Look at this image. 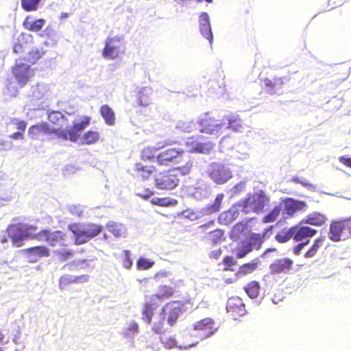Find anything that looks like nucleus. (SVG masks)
Wrapping results in <instances>:
<instances>
[{"label":"nucleus","instance_id":"1","mask_svg":"<svg viewBox=\"0 0 351 351\" xmlns=\"http://www.w3.org/2000/svg\"><path fill=\"white\" fill-rule=\"evenodd\" d=\"M7 232L11 238L13 244L16 247L22 245L23 240L28 238H35L40 241L45 240L50 245H64L66 234L62 231L50 232L48 230H43L37 232V228L28 224H17L9 226Z\"/></svg>","mask_w":351,"mask_h":351},{"label":"nucleus","instance_id":"2","mask_svg":"<svg viewBox=\"0 0 351 351\" xmlns=\"http://www.w3.org/2000/svg\"><path fill=\"white\" fill-rule=\"evenodd\" d=\"M90 120V117H84L80 121L73 122V125L66 130L60 128L51 129L47 123H40L31 126L28 130V135L30 138L36 139L40 134L54 133L58 138L75 142L81 132L89 125Z\"/></svg>","mask_w":351,"mask_h":351},{"label":"nucleus","instance_id":"3","mask_svg":"<svg viewBox=\"0 0 351 351\" xmlns=\"http://www.w3.org/2000/svg\"><path fill=\"white\" fill-rule=\"evenodd\" d=\"M226 119L228 121L227 125L225 121L215 120L206 114L198 120L199 132L219 137L223 130L226 129H232L234 132H239L244 131L245 125L238 115L231 114L227 116Z\"/></svg>","mask_w":351,"mask_h":351},{"label":"nucleus","instance_id":"4","mask_svg":"<svg viewBox=\"0 0 351 351\" xmlns=\"http://www.w3.org/2000/svg\"><path fill=\"white\" fill-rule=\"evenodd\" d=\"M69 229L74 235L76 245H81L97 236L102 230V226L93 223H72Z\"/></svg>","mask_w":351,"mask_h":351},{"label":"nucleus","instance_id":"5","mask_svg":"<svg viewBox=\"0 0 351 351\" xmlns=\"http://www.w3.org/2000/svg\"><path fill=\"white\" fill-rule=\"evenodd\" d=\"M269 199L262 190H258L249 194L247 198L240 203L242 211L246 214L250 213H260L263 212L265 206L269 203Z\"/></svg>","mask_w":351,"mask_h":351},{"label":"nucleus","instance_id":"6","mask_svg":"<svg viewBox=\"0 0 351 351\" xmlns=\"http://www.w3.org/2000/svg\"><path fill=\"white\" fill-rule=\"evenodd\" d=\"M206 173L208 177L217 184H223L232 178L230 168L221 162H213L206 167Z\"/></svg>","mask_w":351,"mask_h":351},{"label":"nucleus","instance_id":"7","mask_svg":"<svg viewBox=\"0 0 351 351\" xmlns=\"http://www.w3.org/2000/svg\"><path fill=\"white\" fill-rule=\"evenodd\" d=\"M12 73L21 87H23L34 76V71L30 65L24 63L23 59H17L12 68Z\"/></svg>","mask_w":351,"mask_h":351},{"label":"nucleus","instance_id":"8","mask_svg":"<svg viewBox=\"0 0 351 351\" xmlns=\"http://www.w3.org/2000/svg\"><path fill=\"white\" fill-rule=\"evenodd\" d=\"M121 53V38L120 36L108 37L106 40L102 56L106 59L114 60Z\"/></svg>","mask_w":351,"mask_h":351},{"label":"nucleus","instance_id":"9","mask_svg":"<svg viewBox=\"0 0 351 351\" xmlns=\"http://www.w3.org/2000/svg\"><path fill=\"white\" fill-rule=\"evenodd\" d=\"M15 185L13 178L3 172H0V199L9 202L12 199L14 194V186Z\"/></svg>","mask_w":351,"mask_h":351},{"label":"nucleus","instance_id":"10","mask_svg":"<svg viewBox=\"0 0 351 351\" xmlns=\"http://www.w3.org/2000/svg\"><path fill=\"white\" fill-rule=\"evenodd\" d=\"M154 180L156 187L160 190L173 189L179 182L177 176L171 172L159 173Z\"/></svg>","mask_w":351,"mask_h":351},{"label":"nucleus","instance_id":"11","mask_svg":"<svg viewBox=\"0 0 351 351\" xmlns=\"http://www.w3.org/2000/svg\"><path fill=\"white\" fill-rule=\"evenodd\" d=\"M214 321L210 318H205L194 324V330L197 332V336L200 340H204L212 335L217 330V328H214Z\"/></svg>","mask_w":351,"mask_h":351},{"label":"nucleus","instance_id":"12","mask_svg":"<svg viewBox=\"0 0 351 351\" xmlns=\"http://www.w3.org/2000/svg\"><path fill=\"white\" fill-rule=\"evenodd\" d=\"M182 313L180 302H173L165 305L160 313V319L165 320L167 316V322L170 326L174 325Z\"/></svg>","mask_w":351,"mask_h":351},{"label":"nucleus","instance_id":"13","mask_svg":"<svg viewBox=\"0 0 351 351\" xmlns=\"http://www.w3.org/2000/svg\"><path fill=\"white\" fill-rule=\"evenodd\" d=\"M184 152L182 149L170 148L160 153L156 156V162L164 166H167L171 162H178Z\"/></svg>","mask_w":351,"mask_h":351},{"label":"nucleus","instance_id":"14","mask_svg":"<svg viewBox=\"0 0 351 351\" xmlns=\"http://www.w3.org/2000/svg\"><path fill=\"white\" fill-rule=\"evenodd\" d=\"M345 219L333 221L330 226L329 238L333 241L345 240L348 237Z\"/></svg>","mask_w":351,"mask_h":351},{"label":"nucleus","instance_id":"15","mask_svg":"<svg viewBox=\"0 0 351 351\" xmlns=\"http://www.w3.org/2000/svg\"><path fill=\"white\" fill-rule=\"evenodd\" d=\"M292 231L294 241L302 243L308 241V244L309 243L310 239L317 233L316 230L303 226H293Z\"/></svg>","mask_w":351,"mask_h":351},{"label":"nucleus","instance_id":"16","mask_svg":"<svg viewBox=\"0 0 351 351\" xmlns=\"http://www.w3.org/2000/svg\"><path fill=\"white\" fill-rule=\"evenodd\" d=\"M186 146L189 152L208 155L213 149L215 143L210 141H207L205 143L192 141L186 142Z\"/></svg>","mask_w":351,"mask_h":351},{"label":"nucleus","instance_id":"17","mask_svg":"<svg viewBox=\"0 0 351 351\" xmlns=\"http://www.w3.org/2000/svg\"><path fill=\"white\" fill-rule=\"evenodd\" d=\"M51 95L50 85L44 83H38L32 87V94L29 95L32 100H45Z\"/></svg>","mask_w":351,"mask_h":351},{"label":"nucleus","instance_id":"18","mask_svg":"<svg viewBox=\"0 0 351 351\" xmlns=\"http://www.w3.org/2000/svg\"><path fill=\"white\" fill-rule=\"evenodd\" d=\"M32 44V37L29 34H21L14 40L13 52L19 54L28 51Z\"/></svg>","mask_w":351,"mask_h":351},{"label":"nucleus","instance_id":"19","mask_svg":"<svg viewBox=\"0 0 351 351\" xmlns=\"http://www.w3.org/2000/svg\"><path fill=\"white\" fill-rule=\"evenodd\" d=\"M293 261L290 258H280L276 260L269 266L271 274L287 273L292 267Z\"/></svg>","mask_w":351,"mask_h":351},{"label":"nucleus","instance_id":"20","mask_svg":"<svg viewBox=\"0 0 351 351\" xmlns=\"http://www.w3.org/2000/svg\"><path fill=\"white\" fill-rule=\"evenodd\" d=\"M307 207L306 202L293 198H287L284 201V210L286 214L292 216L295 212L304 210Z\"/></svg>","mask_w":351,"mask_h":351},{"label":"nucleus","instance_id":"21","mask_svg":"<svg viewBox=\"0 0 351 351\" xmlns=\"http://www.w3.org/2000/svg\"><path fill=\"white\" fill-rule=\"evenodd\" d=\"M199 30L202 35L209 40L210 44L213 43V36L207 13L203 12L199 16Z\"/></svg>","mask_w":351,"mask_h":351},{"label":"nucleus","instance_id":"22","mask_svg":"<svg viewBox=\"0 0 351 351\" xmlns=\"http://www.w3.org/2000/svg\"><path fill=\"white\" fill-rule=\"evenodd\" d=\"M211 193L210 185L202 180L196 182L194 186L193 197L199 200L207 198Z\"/></svg>","mask_w":351,"mask_h":351},{"label":"nucleus","instance_id":"23","mask_svg":"<svg viewBox=\"0 0 351 351\" xmlns=\"http://www.w3.org/2000/svg\"><path fill=\"white\" fill-rule=\"evenodd\" d=\"M88 280L89 276L87 275L77 276L66 274L60 277L59 280V287L60 289H64L65 287L70 283H84L87 282Z\"/></svg>","mask_w":351,"mask_h":351},{"label":"nucleus","instance_id":"24","mask_svg":"<svg viewBox=\"0 0 351 351\" xmlns=\"http://www.w3.org/2000/svg\"><path fill=\"white\" fill-rule=\"evenodd\" d=\"M28 254L29 261L31 263L36 262L38 258L43 256H49V251L46 247L36 246L26 250Z\"/></svg>","mask_w":351,"mask_h":351},{"label":"nucleus","instance_id":"25","mask_svg":"<svg viewBox=\"0 0 351 351\" xmlns=\"http://www.w3.org/2000/svg\"><path fill=\"white\" fill-rule=\"evenodd\" d=\"M289 78L287 77H276L274 78V80H271L269 79H265L264 81V84L266 87L269 88L268 90L269 93L274 94L277 93L278 91L282 88V86L285 83L289 82Z\"/></svg>","mask_w":351,"mask_h":351},{"label":"nucleus","instance_id":"26","mask_svg":"<svg viewBox=\"0 0 351 351\" xmlns=\"http://www.w3.org/2000/svg\"><path fill=\"white\" fill-rule=\"evenodd\" d=\"M223 198L224 195L223 193L218 194L216 196L213 203L203 208L201 210V213L203 215H209L213 213L219 212L221 209V205Z\"/></svg>","mask_w":351,"mask_h":351},{"label":"nucleus","instance_id":"27","mask_svg":"<svg viewBox=\"0 0 351 351\" xmlns=\"http://www.w3.org/2000/svg\"><path fill=\"white\" fill-rule=\"evenodd\" d=\"M45 53L43 48L31 46L27 53L23 57V60H26L29 63L33 64L36 63Z\"/></svg>","mask_w":351,"mask_h":351},{"label":"nucleus","instance_id":"28","mask_svg":"<svg viewBox=\"0 0 351 351\" xmlns=\"http://www.w3.org/2000/svg\"><path fill=\"white\" fill-rule=\"evenodd\" d=\"M238 216V208L232 207L228 210L221 213L218 217V221L220 223L228 225L235 220Z\"/></svg>","mask_w":351,"mask_h":351},{"label":"nucleus","instance_id":"29","mask_svg":"<svg viewBox=\"0 0 351 351\" xmlns=\"http://www.w3.org/2000/svg\"><path fill=\"white\" fill-rule=\"evenodd\" d=\"M152 93V89L150 87L141 88L138 92V104L142 106H148L151 103L150 95Z\"/></svg>","mask_w":351,"mask_h":351},{"label":"nucleus","instance_id":"30","mask_svg":"<svg viewBox=\"0 0 351 351\" xmlns=\"http://www.w3.org/2000/svg\"><path fill=\"white\" fill-rule=\"evenodd\" d=\"M226 308L228 312H235L238 310L240 315L245 314L244 304L239 298L230 299L227 302Z\"/></svg>","mask_w":351,"mask_h":351},{"label":"nucleus","instance_id":"31","mask_svg":"<svg viewBox=\"0 0 351 351\" xmlns=\"http://www.w3.org/2000/svg\"><path fill=\"white\" fill-rule=\"evenodd\" d=\"M165 145H160L158 143L156 147H147L143 149L141 153V158L144 160L156 161V152L162 148Z\"/></svg>","mask_w":351,"mask_h":351},{"label":"nucleus","instance_id":"32","mask_svg":"<svg viewBox=\"0 0 351 351\" xmlns=\"http://www.w3.org/2000/svg\"><path fill=\"white\" fill-rule=\"evenodd\" d=\"M263 243V239L260 234L253 233L245 243L248 249L258 250Z\"/></svg>","mask_w":351,"mask_h":351},{"label":"nucleus","instance_id":"33","mask_svg":"<svg viewBox=\"0 0 351 351\" xmlns=\"http://www.w3.org/2000/svg\"><path fill=\"white\" fill-rule=\"evenodd\" d=\"M109 232H112L114 237H125L126 233V228L121 223H117L114 221H110L106 225Z\"/></svg>","mask_w":351,"mask_h":351},{"label":"nucleus","instance_id":"34","mask_svg":"<svg viewBox=\"0 0 351 351\" xmlns=\"http://www.w3.org/2000/svg\"><path fill=\"white\" fill-rule=\"evenodd\" d=\"M161 343L165 348L169 349L173 348L174 347H177L179 349H187L195 346L198 343V341L191 343V344L178 346L176 340L173 337H170L168 339L161 338Z\"/></svg>","mask_w":351,"mask_h":351},{"label":"nucleus","instance_id":"35","mask_svg":"<svg viewBox=\"0 0 351 351\" xmlns=\"http://www.w3.org/2000/svg\"><path fill=\"white\" fill-rule=\"evenodd\" d=\"M100 112L108 125H112L114 123V113L108 105H103L100 108Z\"/></svg>","mask_w":351,"mask_h":351},{"label":"nucleus","instance_id":"36","mask_svg":"<svg viewBox=\"0 0 351 351\" xmlns=\"http://www.w3.org/2000/svg\"><path fill=\"white\" fill-rule=\"evenodd\" d=\"M45 23V20L38 19L33 21L30 18H27L24 22V25L27 29L33 32H38L40 30Z\"/></svg>","mask_w":351,"mask_h":351},{"label":"nucleus","instance_id":"37","mask_svg":"<svg viewBox=\"0 0 351 351\" xmlns=\"http://www.w3.org/2000/svg\"><path fill=\"white\" fill-rule=\"evenodd\" d=\"M326 220V217L324 215L319 213H313L307 216L306 222L313 226H322Z\"/></svg>","mask_w":351,"mask_h":351},{"label":"nucleus","instance_id":"38","mask_svg":"<svg viewBox=\"0 0 351 351\" xmlns=\"http://www.w3.org/2000/svg\"><path fill=\"white\" fill-rule=\"evenodd\" d=\"M250 145L247 143H242L237 146L234 156L241 160H245L249 157Z\"/></svg>","mask_w":351,"mask_h":351},{"label":"nucleus","instance_id":"39","mask_svg":"<svg viewBox=\"0 0 351 351\" xmlns=\"http://www.w3.org/2000/svg\"><path fill=\"white\" fill-rule=\"evenodd\" d=\"M48 119L50 122L57 124L60 127L64 125L65 117L63 114L59 111H52L48 114Z\"/></svg>","mask_w":351,"mask_h":351},{"label":"nucleus","instance_id":"40","mask_svg":"<svg viewBox=\"0 0 351 351\" xmlns=\"http://www.w3.org/2000/svg\"><path fill=\"white\" fill-rule=\"evenodd\" d=\"M136 169L139 173V176L143 179L147 180L153 173L155 168L153 166H144L141 163L136 164Z\"/></svg>","mask_w":351,"mask_h":351},{"label":"nucleus","instance_id":"41","mask_svg":"<svg viewBox=\"0 0 351 351\" xmlns=\"http://www.w3.org/2000/svg\"><path fill=\"white\" fill-rule=\"evenodd\" d=\"M291 238H293L292 227L287 230H282L275 237V239L281 243L287 242Z\"/></svg>","mask_w":351,"mask_h":351},{"label":"nucleus","instance_id":"42","mask_svg":"<svg viewBox=\"0 0 351 351\" xmlns=\"http://www.w3.org/2000/svg\"><path fill=\"white\" fill-rule=\"evenodd\" d=\"M259 263L260 260L258 258H256L253 260L252 262L244 264L243 265L241 266L239 272L243 274H250L256 269Z\"/></svg>","mask_w":351,"mask_h":351},{"label":"nucleus","instance_id":"43","mask_svg":"<svg viewBox=\"0 0 351 351\" xmlns=\"http://www.w3.org/2000/svg\"><path fill=\"white\" fill-rule=\"evenodd\" d=\"M260 286L258 282L253 281L245 287V291L250 298H256L259 293Z\"/></svg>","mask_w":351,"mask_h":351},{"label":"nucleus","instance_id":"44","mask_svg":"<svg viewBox=\"0 0 351 351\" xmlns=\"http://www.w3.org/2000/svg\"><path fill=\"white\" fill-rule=\"evenodd\" d=\"M82 139L85 144H93L99 139V134L97 132L88 131L84 134Z\"/></svg>","mask_w":351,"mask_h":351},{"label":"nucleus","instance_id":"45","mask_svg":"<svg viewBox=\"0 0 351 351\" xmlns=\"http://www.w3.org/2000/svg\"><path fill=\"white\" fill-rule=\"evenodd\" d=\"M234 141L233 138L229 136L223 137L219 142V148L222 152H227L233 147Z\"/></svg>","mask_w":351,"mask_h":351},{"label":"nucleus","instance_id":"46","mask_svg":"<svg viewBox=\"0 0 351 351\" xmlns=\"http://www.w3.org/2000/svg\"><path fill=\"white\" fill-rule=\"evenodd\" d=\"M154 265V262L150 259L140 257L136 262V268L138 270H145L152 268Z\"/></svg>","mask_w":351,"mask_h":351},{"label":"nucleus","instance_id":"47","mask_svg":"<svg viewBox=\"0 0 351 351\" xmlns=\"http://www.w3.org/2000/svg\"><path fill=\"white\" fill-rule=\"evenodd\" d=\"M324 241V238H318L315 241L312 247L306 252L304 256L306 258H312L313 257L319 247L323 244Z\"/></svg>","mask_w":351,"mask_h":351},{"label":"nucleus","instance_id":"48","mask_svg":"<svg viewBox=\"0 0 351 351\" xmlns=\"http://www.w3.org/2000/svg\"><path fill=\"white\" fill-rule=\"evenodd\" d=\"M173 289L167 286H161L159 287L157 293L154 295L159 299L168 298L173 295Z\"/></svg>","mask_w":351,"mask_h":351},{"label":"nucleus","instance_id":"49","mask_svg":"<svg viewBox=\"0 0 351 351\" xmlns=\"http://www.w3.org/2000/svg\"><path fill=\"white\" fill-rule=\"evenodd\" d=\"M282 210V208L280 206H276L272 211L269 213L267 215H265L263 219V221L264 223H269L275 221L278 215H280V212Z\"/></svg>","mask_w":351,"mask_h":351},{"label":"nucleus","instance_id":"50","mask_svg":"<svg viewBox=\"0 0 351 351\" xmlns=\"http://www.w3.org/2000/svg\"><path fill=\"white\" fill-rule=\"evenodd\" d=\"M40 0H21L23 8L26 11L36 10Z\"/></svg>","mask_w":351,"mask_h":351},{"label":"nucleus","instance_id":"51","mask_svg":"<svg viewBox=\"0 0 351 351\" xmlns=\"http://www.w3.org/2000/svg\"><path fill=\"white\" fill-rule=\"evenodd\" d=\"M223 231L219 229L210 232L209 239L212 242V245H215L219 243L223 239Z\"/></svg>","mask_w":351,"mask_h":351},{"label":"nucleus","instance_id":"52","mask_svg":"<svg viewBox=\"0 0 351 351\" xmlns=\"http://www.w3.org/2000/svg\"><path fill=\"white\" fill-rule=\"evenodd\" d=\"M176 127L184 132H191L196 128V124L193 121H180Z\"/></svg>","mask_w":351,"mask_h":351},{"label":"nucleus","instance_id":"53","mask_svg":"<svg viewBox=\"0 0 351 351\" xmlns=\"http://www.w3.org/2000/svg\"><path fill=\"white\" fill-rule=\"evenodd\" d=\"M154 319L152 327L153 331L157 334L162 333L164 332L163 323L165 320L160 319V314L158 317H155Z\"/></svg>","mask_w":351,"mask_h":351},{"label":"nucleus","instance_id":"54","mask_svg":"<svg viewBox=\"0 0 351 351\" xmlns=\"http://www.w3.org/2000/svg\"><path fill=\"white\" fill-rule=\"evenodd\" d=\"M9 125H14L19 132H23L27 127V123L18 119H12L8 123Z\"/></svg>","mask_w":351,"mask_h":351},{"label":"nucleus","instance_id":"55","mask_svg":"<svg viewBox=\"0 0 351 351\" xmlns=\"http://www.w3.org/2000/svg\"><path fill=\"white\" fill-rule=\"evenodd\" d=\"M9 125H14L19 132H23L27 127V123L18 119H12L8 123Z\"/></svg>","mask_w":351,"mask_h":351},{"label":"nucleus","instance_id":"56","mask_svg":"<svg viewBox=\"0 0 351 351\" xmlns=\"http://www.w3.org/2000/svg\"><path fill=\"white\" fill-rule=\"evenodd\" d=\"M152 316V307L151 304H146L143 310V319L147 323H150Z\"/></svg>","mask_w":351,"mask_h":351},{"label":"nucleus","instance_id":"57","mask_svg":"<svg viewBox=\"0 0 351 351\" xmlns=\"http://www.w3.org/2000/svg\"><path fill=\"white\" fill-rule=\"evenodd\" d=\"M138 326L134 322H130L127 328V330L125 332V336L128 337H133L138 332Z\"/></svg>","mask_w":351,"mask_h":351},{"label":"nucleus","instance_id":"58","mask_svg":"<svg viewBox=\"0 0 351 351\" xmlns=\"http://www.w3.org/2000/svg\"><path fill=\"white\" fill-rule=\"evenodd\" d=\"M192 164V162L188 160L186 165L176 168L173 172H180L183 176L187 175L191 169Z\"/></svg>","mask_w":351,"mask_h":351},{"label":"nucleus","instance_id":"59","mask_svg":"<svg viewBox=\"0 0 351 351\" xmlns=\"http://www.w3.org/2000/svg\"><path fill=\"white\" fill-rule=\"evenodd\" d=\"M67 209L74 216L80 217L83 213L82 207L80 205H68Z\"/></svg>","mask_w":351,"mask_h":351},{"label":"nucleus","instance_id":"60","mask_svg":"<svg viewBox=\"0 0 351 351\" xmlns=\"http://www.w3.org/2000/svg\"><path fill=\"white\" fill-rule=\"evenodd\" d=\"M124 259L123 260L122 265L125 269H130L133 263L130 258V252L129 250H123Z\"/></svg>","mask_w":351,"mask_h":351},{"label":"nucleus","instance_id":"61","mask_svg":"<svg viewBox=\"0 0 351 351\" xmlns=\"http://www.w3.org/2000/svg\"><path fill=\"white\" fill-rule=\"evenodd\" d=\"M54 253L59 255L60 259L63 261L68 260L73 255V253L71 252V250L66 249L54 251Z\"/></svg>","mask_w":351,"mask_h":351},{"label":"nucleus","instance_id":"62","mask_svg":"<svg viewBox=\"0 0 351 351\" xmlns=\"http://www.w3.org/2000/svg\"><path fill=\"white\" fill-rule=\"evenodd\" d=\"M292 182L301 184L302 186L308 188V189H310L311 191H315V189H316V187L315 185L307 182L305 179H300V178H298L297 176L293 178Z\"/></svg>","mask_w":351,"mask_h":351},{"label":"nucleus","instance_id":"63","mask_svg":"<svg viewBox=\"0 0 351 351\" xmlns=\"http://www.w3.org/2000/svg\"><path fill=\"white\" fill-rule=\"evenodd\" d=\"M135 194L144 199H148L153 195V193L148 189L143 190L138 189L135 191Z\"/></svg>","mask_w":351,"mask_h":351},{"label":"nucleus","instance_id":"64","mask_svg":"<svg viewBox=\"0 0 351 351\" xmlns=\"http://www.w3.org/2000/svg\"><path fill=\"white\" fill-rule=\"evenodd\" d=\"M13 143L11 141L3 140L0 141V152L10 150L12 148Z\"/></svg>","mask_w":351,"mask_h":351}]
</instances>
